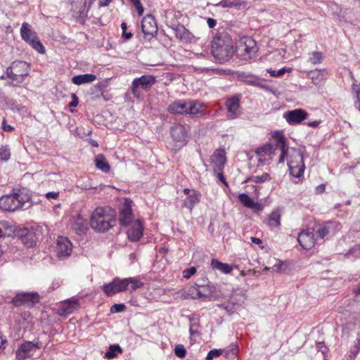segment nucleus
<instances>
[{
  "mask_svg": "<svg viewBox=\"0 0 360 360\" xmlns=\"http://www.w3.org/2000/svg\"><path fill=\"white\" fill-rule=\"evenodd\" d=\"M290 174L295 177H300L304 171V164L299 165H288Z\"/></svg>",
  "mask_w": 360,
  "mask_h": 360,
  "instance_id": "obj_36",
  "label": "nucleus"
},
{
  "mask_svg": "<svg viewBox=\"0 0 360 360\" xmlns=\"http://www.w3.org/2000/svg\"><path fill=\"white\" fill-rule=\"evenodd\" d=\"M124 281L127 290L129 287V290H136L143 285V283L137 277L126 278H124Z\"/></svg>",
  "mask_w": 360,
  "mask_h": 360,
  "instance_id": "obj_32",
  "label": "nucleus"
},
{
  "mask_svg": "<svg viewBox=\"0 0 360 360\" xmlns=\"http://www.w3.org/2000/svg\"><path fill=\"white\" fill-rule=\"evenodd\" d=\"M72 250L70 240L63 236H59L57 240L56 252L58 257L65 258L70 256Z\"/></svg>",
  "mask_w": 360,
  "mask_h": 360,
  "instance_id": "obj_17",
  "label": "nucleus"
},
{
  "mask_svg": "<svg viewBox=\"0 0 360 360\" xmlns=\"http://www.w3.org/2000/svg\"><path fill=\"white\" fill-rule=\"evenodd\" d=\"M188 101H177L168 106V111L172 114H186Z\"/></svg>",
  "mask_w": 360,
  "mask_h": 360,
  "instance_id": "obj_26",
  "label": "nucleus"
},
{
  "mask_svg": "<svg viewBox=\"0 0 360 360\" xmlns=\"http://www.w3.org/2000/svg\"><path fill=\"white\" fill-rule=\"evenodd\" d=\"M30 195L27 189L14 188L13 193L2 195L0 198V209L4 211L14 212L23 208L26 203H29Z\"/></svg>",
  "mask_w": 360,
  "mask_h": 360,
  "instance_id": "obj_3",
  "label": "nucleus"
},
{
  "mask_svg": "<svg viewBox=\"0 0 360 360\" xmlns=\"http://www.w3.org/2000/svg\"><path fill=\"white\" fill-rule=\"evenodd\" d=\"M29 64L25 61H13L6 69V77L11 79L9 85H18L23 82L25 77L29 74Z\"/></svg>",
  "mask_w": 360,
  "mask_h": 360,
  "instance_id": "obj_5",
  "label": "nucleus"
},
{
  "mask_svg": "<svg viewBox=\"0 0 360 360\" xmlns=\"http://www.w3.org/2000/svg\"><path fill=\"white\" fill-rule=\"evenodd\" d=\"M239 201L243 205V206L249 208L252 202V199L246 193H240L239 194L238 197Z\"/></svg>",
  "mask_w": 360,
  "mask_h": 360,
  "instance_id": "obj_42",
  "label": "nucleus"
},
{
  "mask_svg": "<svg viewBox=\"0 0 360 360\" xmlns=\"http://www.w3.org/2000/svg\"><path fill=\"white\" fill-rule=\"evenodd\" d=\"M301 164H304L302 152L300 149L292 148L290 151L288 165H299Z\"/></svg>",
  "mask_w": 360,
  "mask_h": 360,
  "instance_id": "obj_27",
  "label": "nucleus"
},
{
  "mask_svg": "<svg viewBox=\"0 0 360 360\" xmlns=\"http://www.w3.org/2000/svg\"><path fill=\"white\" fill-rule=\"evenodd\" d=\"M323 54L319 51H314L311 53V56L309 58V61L314 65L319 64L322 62Z\"/></svg>",
  "mask_w": 360,
  "mask_h": 360,
  "instance_id": "obj_41",
  "label": "nucleus"
},
{
  "mask_svg": "<svg viewBox=\"0 0 360 360\" xmlns=\"http://www.w3.org/2000/svg\"><path fill=\"white\" fill-rule=\"evenodd\" d=\"M46 198L48 199L53 198L57 199L58 198L59 193L58 192H48L46 193Z\"/></svg>",
  "mask_w": 360,
  "mask_h": 360,
  "instance_id": "obj_59",
  "label": "nucleus"
},
{
  "mask_svg": "<svg viewBox=\"0 0 360 360\" xmlns=\"http://www.w3.org/2000/svg\"><path fill=\"white\" fill-rule=\"evenodd\" d=\"M218 177H219V180H220L223 184H224L225 185H226V186H227V183H226V179H225L224 176L223 175V174H221V173H219V174H218Z\"/></svg>",
  "mask_w": 360,
  "mask_h": 360,
  "instance_id": "obj_64",
  "label": "nucleus"
},
{
  "mask_svg": "<svg viewBox=\"0 0 360 360\" xmlns=\"http://www.w3.org/2000/svg\"><path fill=\"white\" fill-rule=\"evenodd\" d=\"M285 142V138L282 134L276 133L273 136L271 143L264 144L257 149L256 153L259 156V161L263 162L267 160V158H271V155L278 150L281 152L278 162H283L288 150Z\"/></svg>",
  "mask_w": 360,
  "mask_h": 360,
  "instance_id": "obj_2",
  "label": "nucleus"
},
{
  "mask_svg": "<svg viewBox=\"0 0 360 360\" xmlns=\"http://www.w3.org/2000/svg\"><path fill=\"white\" fill-rule=\"evenodd\" d=\"M321 123V120H315L312 122H308L305 123L308 127H312V128H316L319 127V125Z\"/></svg>",
  "mask_w": 360,
  "mask_h": 360,
  "instance_id": "obj_58",
  "label": "nucleus"
},
{
  "mask_svg": "<svg viewBox=\"0 0 360 360\" xmlns=\"http://www.w3.org/2000/svg\"><path fill=\"white\" fill-rule=\"evenodd\" d=\"M196 273V268L192 266L188 269H186L183 271V276L185 278H189L191 276L194 275Z\"/></svg>",
  "mask_w": 360,
  "mask_h": 360,
  "instance_id": "obj_51",
  "label": "nucleus"
},
{
  "mask_svg": "<svg viewBox=\"0 0 360 360\" xmlns=\"http://www.w3.org/2000/svg\"><path fill=\"white\" fill-rule=\"evenodd\" d=\"M249 208L252 209L255 212H260L263 210L264 205L259 202L252 200Z\"/></svg>",
  "mask_w": 360,
  "mask_h": 360,
  "instance_id": "obj_49",
  "label": "nucleus"
},
{
  "mask_svg": "<svg viewBox=\"0 0 360 360\" xmlns=\"http://www.w3.org/2000/svg\"><path fill=\"white\" fill-rule=\"evenodd\" d=\"M2 129L5 131H12L14 129V128L11 125L6 124V121L5 119H4L2 122Z\"/></svg>",
  "mask_w": 360,
  "mask_h": 360,
  "instance_id": "obj_56",
  "label": "nucleus"
},
{
  "mask_svg": "<svg viewBox=\"0 0 360 360\" xmlns=\"http://www.w3.org/2000/svg\"><path fill=\"white\" fill-rule=\"evenodd\" d=\"M116 352H122V349L120 347V345H110L108 352H105V357L107 359H112V358L115 357Z\"/></svg>",
  "mask_w": 360,
  "mask_h": 360,
  "instance_id": "obj_40",
  "label": "nucleus"
},
{
  "mask_svg": "<svg viewBox=\"0 0 360 360\" xmlns=\"http://www.w3.org/2000/svg\"><path fill=\"white\" fill-rule=\"evenodd\" d=\"M72 101L69 103L70 107H76L77 106L79 103L78 98L77 97L76 94H72Z\"/></svg>",
  "mask_w": 360,
  "mask_h": 360,
  "instance_id": "obj_57",
  "label": "nucleus"
},
{
  "mask_svg": "<svg viewBox=\"0 0 360 360\" xmlns=\"http://www.w3.org/2000/svg\"><path fill=\"white\" fill-rule=\"evenodd\" d=\"M211 162L214 170H222L226 162L225 151L222 149L217 150L211 157Z\"/></svg>",
  "mask_w": 360,
  "mask_h": 360,
  "instance_id": "obj_20",
  "label": "nucleus"
},
{
  "mask_svg": "<svg viewBox=\"0 0 360 360\" xmlns=\"http://www.w3.org/2000/svg\"><path fill=\"white\" fill-rule=\"evenodd\" d=\"M186 131L184 126L175 124L171 127V136L172 139L178 142H184L186 139Z\"/></svg>",
  "mask_w": 360,
  "mask_h": 360,
  "instance_id": "obj_23",
  "label": "nucleus"
},
{
  "mask_svg": "<svg viewBox=\"0 0 360 360\" xmlns=\"http://www.w3.org/2000/svg\"><path fill=\"white\" fill-rule=\"evenodd\" d=\"M79 307V303L77 299L72 297L62 302L58 307L57 314L60 316H67L72 314L75 310L77 309Z\"/></svg>",
  "mask_w": 360,
  "mask_h": 360,
  "instance_id": "obj_16",
  "label": "nucleus"
},
{
  "mask_svg": "<svg viewBox=\"0 0 360 360\" xmlns=\"http://www.w3.org/2000/svg\"><path fill=\"white\" fill-rule=\"evenodd\" d=\"M331 228V222H327L324 225H320L316 231V233L320 238L323 239L329 234Z\"/></svg>",
  "mask_w": 360,
  "mask_h": 360,
  "instance_id": "obj_35",
  "label": "nucleus"
},
{
  "mask_svg": "<svg viewBox=\"0 0 360 360\" xmlns=\"http://www.w3.org/2000/svg\"><path fill=\"white\" fill-rule=\"evenodd\" d=\"M202 105L196 101H188L186 114L197 115L202 112Z\"/></svg>",
  "mask_w": 360,
  "mask_h": 360,
  "instance_id": "obj_33",
  "label": "nucleus"
},
{
  "mask_svg": "<svg viewBox=\"0 0 360 360\" xmlns=\"http://www.w3.org/2000/svg\"><path fill=\"white\" fill-rule=\"evenodd\" d=\"M356 101L354 102L355 108L360 112V88L356 90Z\"/></svg>",
  "mask_w": 360,
  "mask_h": 360,
  "instance_id": "obj_55",
  "label": "nucleus"
},
{
  "mask_svg": "<svg viewBox=\"0 0 360 360\" xmlns=\"http://www.w3.org/2000/svg\"><path fill=\"white\" fill-rule=\"evenodd\" d=\"M155 82V77L149 75H144L141 77L135 78L132 82L131 92L134 96L139 97V92L138 91V88L147 89L154 84Z\"/></svg>",
  "mask_w": 360,
  "mask_h": 360,
  "instance_id": "obj_7",
  "label": "nucleus"
},
{
  "mask_svg": "<svg viewBox=\"0 0 360 360\" xmlns=\"http://www.w3.org/2000/svg\"><path fill=\"white\" fill-rule=\"evenodd\" d=\"M270 180V176L267 173H263L261 176H252L248 178L245 182L252 181L255 183H263Z\"/></svg>",
  "mask_w": 360,
  "mask_h": 360,
  "instance_id": "obj_39",
  "label": "nucleus"
},
{
  "mask_svg": "<svg viewBox=\"0 0 360 360\" xmlns=\"http://www.w3.org/2000/svg\"><path fill=\"white\" fill-rule=\"evenodd\" d=\"M325 185L324 184H320L316 188V193H323L324 191H325Z\"/></svg>",
  "mask_w": 360,
  "mask_h": 360,
  "instance_id": "obj_63",
  "label": "nucleus"
},
{
  "mask_svg": "<svg viewBox=\"0 0 360 360\" xmlns=\"http://www.w3.org/2000/svg\"><path fill=\"white\" fill-rule=\"evenodd\" d=\"M309 76L311 79V82L318 88L323 86L327 73L324 70H315L309 73Z\"/></svg>",
  "mask_w": 360,
  "mask_h": 360,
  "instance_id": "obj_22",
  "label": "nucleus"
},
{
  "mask_svg": "<svg viewBox=\"0 0 360 360\" xmlns=\"http://www.w3.org/2000/svg\"><path fill=\"white\" fill-rule=\"evenodd\" d=\"M291 69L281 68L278 71L273 70L271 69H267L266 72L273 77H279L283 75L285 72H290Z\"/></svg>",
  "mask_w": 360,
  "mask_h": 360,
  "instance_id": "obj_45",
  "label": "nucleus"
},
{
  "mask_svg": "<svg viewBox=\"0 0 360 360\" xmlns=\"http://www.w3.org/2000/svg\"><path fill=\"white\" fill-rule=\"evenodd\" d=\"M193 319H190V321L191 322L190 324V328H189L190 335L191 336L198 335L199 332L198 330V328L200 327V324L198 322H196V321L193 322Z\"/></svg>",
  "mask_w": 360,
  "mask_h": 360,
  "instance_id": "obj_43",
  "label": "nucleus"
},
{
  "mask_svg": "<svg viewBox=\"0 0 360 360\" xmlns=\"http://www.w3.org/2000/svg\"><path fill=\"white\" fill-rule=\"evenodd\" d=\"M226 106L227 108L226 115L229 119H236L242 113L240 98L238 96H233L228 98L226 101Z\"/></svg>",
  "mask_w": 360,
  "mask_h": 360,
  "instance_id": "obj_13",
  "label": "nucleus"
},
{
  "mask_svg": "<svg viewBox=\"0 0 360 360\" xmlns=\"http://www.w3.org/2000/svg\"><path fill=\"white\" fill-rule=\"evenodd\" d=\"M95 165L98 169L105 173H108L110 171V165L105 156L102 154H99L96 157Z\"/></svg>",
  "mask_w": 360,
  "mask_h": 360,
  "instance_id": "obj_30",
  "label": "nucleus"
},
{
  "mask_svg": "<svg viewBox=\"0 0 360 360\" xmlns=\"http://www.w3.org/2000/svg\"><path fill=\"white\" fill-rule=\"evenodd\" d=\"M121 28L122 30V37H124L126 40L130 39L132 37V34L131 32H127V23L122 22L121 24Z\"/></svg>",
  "mask_w": 360,
  "mask_h": 360,
  "instance_id": "obj_53",
  "label": "nucleus"
},
{
  "mask_svg": "<svg viewBox=\"0 0 360 360\" xmlns=\"http://www.w3.org/2000/svg\"><path fill=\"white\" fill-rule=\"evenodd\" d=\"M242 5V2L239 0H221L215 6L221 8H232L238 7Z\"/></svg>",
  "mask_w": 360,
  "mask_h": 360,
  "instance_id": "obj_37",
  "label": "nucleus"
},
{
  "mask_svg": "<svg viewBox=\"0 0 360 360\" xmlns=\"http://www.w3.org/2000/svg\"><path fill=\"white\" fill-rule=\"evenodd\" d=\"M309 114L303 109L298 108L286 112L283 117L288 124H300L307 119Z\"/></svg>",
  "mask_w": 360,
  "mask_h": 360,
  "instance_id": "obj_15",
  "label": "nucleus"
},
{
  "mask_svg": "<svg viewBox=\"0 0 360 360\" xmlns=\"http://www.w3.org/2000/svg\"><path fill=\"white\" fill-rule=\"evenodd\" d=\"M136 7L138 14L139 16L142 15L143 13V7L140 1V0H129Z\"/></svg>",
  "mask_w": 360,
  "mask_h": 360,
  "instance_id": "obj_50",
  "label": "nucleus"
},
{
  "mask_svg": "<svg viewBox=\"0 0 360 360\" xmlns=\"http://www.w3.org/2000/svg\"><path fill=\"white\" fill-rule=\"evenodd\" d=\"M297 241L303 249L310 250L315 244L313 231L309 229L302 231L297 236Z\"/></svg>",
  "mask_w": 360,
  "mask_h": 360,
  "instance_id": "obj_18",
  "label": "nucleus"
},
{
  "mask_svg": "<svg viewBox=\"0 0 360 360\" xmlns=\"http://www.w3.org/2000/svg\"><path fill=\"white\" fill-rule=\"evenodd\" d=\"M203 288V291L200 290V286L198 285V288L193 287L192 288L190 291L191 292L193 295V298L194 299H204L207 298L209 297L208 294L205 293V289L207 288L205 285L201 286Z\"/></svg>",
  "mask_w": 360,
  "mask_h": 360,
  "instance_id": "obj_38",
  "label": "nucleus"
},
{
  "mask_svg": "<svg viewBox=\"0 0 360 360\" xmlns=\"http://www.w3.org/2000/svg\"><path fill=\"white\" fill-rule=\"evenodd\" d=\"M112 0H101L98 2V6L99 7H103V6H108Z\"/></svg>",
  "mask_w": 360,
  "mask_h": 360,
  "instance_id": "obj_61",
  "label": "nucleus"
},
{
  "mask_svg": "<svg viewBox=\"0 0 360 360\" xmlns=\"http://www.w3.org/2000/svg\"><path fill=\"white\" fill-rule=\"evenodd\" d=\"M283 266V264L279 263V264L274 265L272 267V269L274 271L279 272L282 270Z\"/></svg>",
  "mask_w": 360,
  "mask_h": 360,
  "instance_id": "obj_62",
  "label": "nucleus"
},
{
  "mask_svg": "<svg viewBox=\"0 0 360 360\" xmlns=\"http://www.w3.org/2000/svg\"><path fill=\"white\" fill-rule=\"evenodd\" d=\"M102 288L104 293L108 297L127 290L124 278L122 279L119 277H115L110 283L104 284Z\"/></svg>",
  "mask_w": 360,
  "mask_h": 360,
  "instance_id": "obj_8",
  "label": "nucleus"
},
{
  "mask_svg": "<svg viewBox=\"0 0 360 360\" xmlns=\"http://www.w3.org/2000/svg\"><path fill=\"white\" fill-rule=\"evenodd\" d=\"M211 266L212 269H217L224 274H229L232 271V267L228 264L222 263L215 259L211 261Z\"/></svg>",
  "mask_w": 360,
  "mask_h": 360,
  "instance_id": "obj_31",
  "label": "nucleus"
},
{
  "mask_svg": "<svg viewBox=\"0 0 360 360\" xmlns=\"http://www.w3.org/2000/svg\"><path fill=\"white\" fill-rule=\"evenodd\" d=\"M126 306L124 304H114L110 308L111 313H118L124 311Z\"/></svg>",
  "mask_w": 360,
  "mask_h": 360,
  "instance_id": "obj_48",
  "label": "nucleus"
},
{
  "mask_svg": "<svg viewBox=\"0 0 360 360\" xmlns=\"http://www.w3.org/2000/svg\"><path fill=\"white\" fill-rule=\"evenodd\" d=\"M39 300L37 292H21L17 294L13 299L12 303L15 307H20L22 304L33 305Z\"/></svg>",
  "mask_w": 360,
  "mask_h": 360,
  "instance_id": "obj_10",
  "label": "nucleus"
},
{
  "mask_svg": "<svg viewBox=\"0 0 360 360\" xmlns=\"http://www.w3.org/2000/svg\"><path fill=\"white\" fill-rule=\"evenodd\" d=\"M207 23L210 28H213L216 26L217 21L213 18H209L207 19Z\"/></svg>",
  "mask_w": 360,
  "mask_h": 360,
  "instance_id": "obj_60",
  "label": "nucleus"
},
{
  "mask_svg": "<svg viewBox=\"0 0 360 360\" xmlns=\"http://www.w3.org/2000/svg\"><path fill=\"white\" fill-rule=\"evenodd\" d=\"M143 226L140 220H136L131 228L127 231L128 238L132 242L140 240L143 236Z\"/></svg>",
  "mask_w": 360,
  "mask_h": 360,
  "instance_id": "obj_19",
  "label": "nucleus"
},
{
  "mask_svg": "<svg viewBox=\"0 0 360 360\" xmlns=\"http://www.w3.org/2000/svg\"><path fill=\"white\" fill-rule=\"evenodd\" d=\"M20 36L22 39L28 43L34 50L39 53L45 52L44 46L39 41L37 33L32 30V27L27 22H23L20 28Z\"/></svg>",
  "mask_w": 360,
  "mask_h": 360,
  "instance_id": "obj_6",
  "label": "nucleus"
},
{
  "mask_svg": "<svg viewBox=\"0 0 360 360\" xmlns=\"http://www.w3.org/2000/svg\"><path fill=\"white\" fill-rule=\"evenodd\" d=\"M211 51L214 58L222 64L229 61L233 54V41L229 34L221 32L214 37Z\"/></svg>",
  "mask_w": 360,
  "mask_h": 360,
  "instance_id": "obj_1",
  "label": "nucleus"
},
{
  "mask_svg": "<svg viewBox=\"0 0 360 360\" xmlns=\"http://www.w3.org/2000/svg\"><path fill=\"white\" fill-rule=\"evenodd\" d=\"M72 228L78 234L84 233L87 230L86 220L81 215H77L72 219Z\"/></svg>",
  "mask_w": 360,
  "mask_h": 360,
  "instance_id": "obj_24",
  "label": "nucleus"
},
{
  "mask_svg": "<svg viewBox=\"0 0 360 360\" xmlns=\"http://www.w3.org/2000/svg\"><path fill=\"white\" fill-rule=\"evenodd\" d=\"M10 150L7 146H3L0 148V159L7 161L10 158Z\"/></svg>",
  "mask_w": 360,
  "mask_h": 360,
  "instance_id": "obj_44",
  "label": "nucleus"
},
{
  "mask_svg": "<svg viewBox=\"0 0 360 360\" xmlns=\"http://www.w3.org/2000/svg\"><path fill=\"white\" fill-rule=\"evenodd\" d=\"M238 353V348L236 347H232L231 349L225 351L224 356L226 358H231L236 356Z\"/></svg>",
  "mask_w": 360,
  "mask_h": 360,
  "instance_id": "obj_52",
  "label": "nucleus"
},
{
  "mask_svg": "<svg viewBox=\"0 0 360 360\" xmlns=\"http://www.w3.org/2000/svg\"><path fill=\"white\" fill-rule=\"evenodd\" d=\"M115 223V219L103 207H97L90 219L91 227L97 232H105L113 227Z\"/></svg>",
  "mask_w": 360,
  "mask_h": 360,
  "instance_id": "obj_4",
  "label": "nucleus"
},
{
  "mask_svg": "<svg viewBox=\"0 0 360 360\" xmlns=\"http://www.w3.org/2000/svg\"><path fill=\"white\" fill-rule=\"evenodd\" d=\"M221 354H222V351L221 349H211L208 352V354L205 358V360H212L214 357L219 356Z\"/></svg>",
  "mask_w": 360,
  "mask_h": 360,
  "instance_id": "obj_47",
  "label": "nucleus"
},
{
  "mask_svg": "<svg viewBox=\"0 0 360 360\" xmlns=\"http://www.w3.org/2000/svg\"><path fill=\"white\" fill-rule=\"evenodd\" d=\"M266 223L271 228H279L281 226V214L278 211L272 212L268 217Z\"/></svg>",
  "mask_w": 360,
  "mask_h": 360,
  "instance_id": "obj_29",
  "label": "nucleus"
},
{
  "mask_svg": "<svg viewBox=\"0 0 360 360\" xmlns=\"http://www.w3.org/2000/svg\"><path fill=\"white\" fill-rule=\"evenodd\" d=\"M174 354L179 358H184L186 354V349L183 345H177L174 348Z\"/></svg>",
  "mask_w": 360,
  "mask_h": 360,
  "instance_id": "obj_46",
  "label": "nucleus"
},
{
  "mask_svg": "<svg viewBox=\"0 0 360 360\" xmlns=\"http://www.w3.org/2000/svg\"><path fill=\"white\" fill-rule=\"evenodd\" d=\"M141 28L145 37H153L158 32V26L155 17L151 14H148L141 21Z\"/></svg>",
  "mask_w": 360,
  "mask_h": 360,
  "instance_id": "obj_12",
  "label": "nucleus"
},
{
  "mask_svg": "<svg viewBox=\"0 0 360 360\" xmlns=\"http://www.w3.org/2000/svg\"><path fill=\"white\" fill-rule=\"evenodd\" d=\"M172 29L176 38L182 41H191L194 37L192 33L181 24L172 26Z\"/></svg>",
  "mask_w": 360,
  "mask_h": 360,
  "instance_id": "obj_21",
  "label": "nucleus"
},
{
  "mask_svg": "<svg viewBox=\"0 0 360 360\" xmlns=\"http://www.w3.org/2000/svg\"><path fill=\"white\" fill-rule=\"evenodd\" d=\"M241 77L244 78V82L250 85L263 87L262 81L255 75L243 73Z\"/></svg>",
  "mask_w": 360,
  "mask_h": 360,
  "instance_id": "obj_34",
  "label": "nucleus"
},
{
  "mask_svg": "<svg viewBox=\"0 0 360 360\" xmlns=\"http://www.w3.org/2000/svg\"><path fill=\"white\" fill-rule=\"evenodd\" d=\"M238 50L243 53L245 59H250L257 52L258 49L252 38L244 37L238 46Z\"/></svg>",
  "mask_w": 360,
  "mask_h": 360,
  "instance_id": "obj_9",
  "label": "nucleus"
},
{
  "mask_svg": "<svg viewBox=\"0 0 360 360\" xmlns=\"http://www.w3.org/2000/svg\"><path fill=\"white\" fill-rule=\"evenodd\" d=\"M349 254L358 257H360V244L356 245L349 250Z\"/></svg>",
  "mask_w": 360,
  "mask_h": 360,
  "instance_id": "obj_54",
  "label": "nucleus"
},
{
  "mask_svg": "<svg viewBox=\"0 0 360 360\" xmlns=\"http://www.w3.org/2000/svg\"><path fill=\"white\" fill-rule=\"evenodd\" d=\"M96 79V76L94 74L79 75L72 78L73 84L80 85L82 84L94 82Z\"/></svg>",
  "mask_w": 360,
  "mask_h": 360,
  "instance_id": "obj_28",
  "label": "nucleus"
},
{
  "mask_svg": "<svg viewBox=\"0 0 360 360\" xmlns=\"http://www.w3.org/2000/svg\"><path fill=\"white\" fill-rule=\"evenodd\" d=\"M41 344L39 342L36 343L33 342H25V343L20 345L18 349L16 351V358L18 360H24L27 358L32 356L33 352L36 351L37 349L40 348Z\"/></svg>",
  "mask_w": 360,
  "mask_h": 360,
  "instance_id": "obj_11",
  "label": "nucleus"
},
{
  "mask_svg": "<svg viewBox=\"0 0 360 360\" xmlns=\"http://www.w3.org/2000/svg\"><path fill=\"white\" fill-rule=\"evenodd\" d=\"M131 201L125 199L123 207L120 211L119 221L121 226H129L134 219V215L131 210Z\"/></svg>",
  "mask_w": 360,
  "mask_h": 360,
  "instance_id": "obj_14",
  "label": "nucleus"
},
{
  "mask_svg": "<svg viewBox=\"0 0 360 360\" xmlns=\"http://www.w3.org/2000/svg\"><path fill=\"white\" fill-rule=\"evenodd\" d=\"M201 194L196 190H193L192 194L184 200L183 206L192 212L193 208L200 201Z\"/></svg>",
  "mask_w": 360,
  "mask_h": 360,
  "instance_id": "obj_25",
  "label": "nucleus"
}]
</instances>
